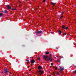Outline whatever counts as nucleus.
<instances>
[{"mask_svg": "<svg viewBox=\"0 0 76 76\" xmlns=\"http://www.w3.org/2000/svg\"><path fill=\"white\" fill-rule=\"evenodd\" d=\"M61 18H63V16H61L60 17V18L61 19Z\"/></svg>", "mask_w": 76, "mask_h": 76, "instance_id": "4be33fe9", "label": "nucleus"}, {"mask_svg": "<svg viewBox=\"0 0 76 76\" xmlns=\"http://www.w3.org/2000/svg\"><path fill=\"white\" fill-rule=\"evenodd\" d=\"M4 72L5 73H7V72H9V69H5L4 70Z\"/></svg>", "mask_w": 76, "mask_h": 76, "instance_id": "7ed1b4c3", "label": "nucleus"}, {"mask_svg": "<svg viewBox=\"0 0 76 76\" xmlns=\"http://www.w3.org/2000/svg\"><path fill=\"white\" fill-rule=\"evenodd\" d=\"M47 20H48V19H47Z\"/></svg>", "mask_w": 76, "mask_h": 76, "instance_id": "c85d7f7f", "label": "nucleus"}, {"mask_svg": "<svg viewBox=\"0 0 76 76\" xmlns=\"http://www.w3.org/2000/svg\"><path fill=\"white\" fill-rule=\"evenodd\" d=\"M59 69L60 70L61 72H62V71H63V70L64 68H62L61 67V66H59Z\"/></svg>", "mask_w": 76, "mask_h": 76, "instance_id": "20e7f679", "label": "nucleus"}, {"mask_svg": "<svg viewBox=\"0 0 76 76\" xmlns=\"http://www.w3.org/2000/svg\"><path fill=\"white\" fill-rule=\"evenodd\" d=\"M30 58H32V57H30Z\"/></svg>", "mask_w": 76, "mask_h": 76, "instance_id": "cd10ccee", "label": "nucleus"}, {"mask_svg": "<svg viewBox=\"0 0 76 76\" xmlns=\"http://www.w3.org/2000/svg\"><path fill=\"white\" fill-rule=\"evenodd\" d=\"M1 12H4V11H1Z\"/></svg>", "mask_w": 76, "mask_h": 76, "instance_id": "a878e982", "label": "nucleus"}, {"mask_svg": "<svg viewBox=\"0 0 76 76\" xmlns=\"http://www.w3.org/2000/svg\"><path fill=\"white\" fill-rule=\"evenodd\" d=\"M66 33H64V35H66Z\"/></svg>", "mask_w": 76, "mask_h": 76, "instance_id": "412c9836", "label": "nucleus"}, {"mask_svg": "<svg viewBox=\"0 0 76 76\" xmlns=\"http://www.w3.org/2000/svg\"><path fill=\"white\" fill-rule=\"evenodd\" d=\"M58 32L59 33V34H61V31L60 30H59L58 31Z\"/></svg>", "mask_w": 76, "mask_h": 76, "instance_id": "2eb2a0df", "label": "nucleus"}, {"mask_svg": "<svg viewBox=\"0 0 76 76\" xmlns=\"http://www.w3.org/2000/svg\"><path fill=\"white\" fill-rule=\"evenodd\" d=\"M75 73H76V69L75 70Z\"/></svg>", "mask_w": 76, "mask_h": 76, "instance_id": "393cba45", "label": "nucleus"}, {"mask_svg": "<svg viewBox=\"0 0 76 76\" xmlns=\"http://www.w3.org/2000/svg\"><path fill=\"white\" fill-rule=\"evenodd\" d=\"M42 69V66H40L38 67V69Z\"/></svg>", "mask_w": 76, "mask_h": 76, "instance_id": "0eeeda50", "label": "nucleus"}, {"mask_svg": "<svg viewBox=\"0 0 76 76\" xmlns=\"http://www.w3.org/2000/svg\"><path fill=\"white\" fill-rule=\"evenodd\" d=\"M58 75H59V72H58L56 74V75H57V76H58Z\"/></svg>", "mask_w": 76, "mask_h": 76, "instance_id": "f3484780", "label": "nucleus"}, {"mask_svg": "<svg viewBox=\"0 0 76 76\" xmlns=\"http://www.w3.org/2000/svg\"><path fill=\"white\" fill-rule=\"evenodd\" d=\"M7 9H11V8L10 6L9 5H7Z\"/></svg>", "mask_w": 76, "mask_h": 76, "instance_id": "423d86ee", "label": "nucleus"}, {"mask_svg": "<svg viewBox=\"0 0 76 76\" xmlns=\"http://www.w3.org/2000/svg\"><path fill=\"white\" fill-rule=\"evenodd\" d=\"M26 61H27V63H29V61L28 60H26Z\"/></svg>", "mask_w": 76, "mask_h": 76, "instance_id": "dca6fc26", "label": "nucleus"}, {"mask_svg": "<svg viewBox=\"0 0 76 76\" xmlns=\"http://www.w3.org/2000/svg\"><path fill=\"white\" fill-rule=\"evenodd\" d=\"M37 60H39V61H40L41 60V59H40V58L39 57H38Z\"/></svg>", "mask_w": 76, "mask_h": 76, "instance_id": "4468645a", "label": "nucleus"}, {"mask_svg": "<svg viewBox=\"0 0 76 76\" xmlns=\"http://www.w3.org/2000/svg\"><path fill=\"white\" fill-rule=\"evenodd\" d=\"M63 13H64V12H63Z\"/></svg>", "mask_w": 76, "mask_h": 76, "instance_id": "473e14b6", "label": "nucleus"}, {"mask_svg": "<svg viewBox=\"0 0 76 76\" xmlns=\"http://www.w3.org/2000/svg\"><path fill=\"white\" fill-rule=\"evenodd\" d=\"M12 10H16V9H12Z\"/></svg>", "mask_w": 76, "mask_h": 76, "instance_id": "5701e85b", "label": "nucleus"}, {"mask_svg": "<svg viewBox=\"0 0 76 76\" xmlns=\"http://www.w3.org/2000/svg\"><path fill=\"white\" fill-rule=\"evenodd\" d=\"M62 58H63V56L62 57Z\"/></svg>", "mask_w": 76, "mask_h": 76, "instance_id": "7c9ffc66", "label": "nucleus"}, {"mask_svg": "<svg viewBox=\"0 0 76 76\" xmlns=\"http://www.w3.org/2000/svg\"><path fill=\"white\" fill-rule=\"evenodd\" d=\"M43 57L44 59L46 60H47V61H53V58L50 56L44 55L43 56Z\"/></svg>", "mask_w": 76, "mask_h": 76, "instance_id": "f257e3e1", "label": "nucleus"}, {"mask_svg": "<svg viewBox=\"0 0 76 76\" xmlns=\"http://www.w3.org/2000/svg\"><path fill=\"white\" fill-rule=\"evenodd\" d=\"M51 66H53V63H51Z\"/></svg>", "mask_w": 76, "mask_h": 76, "instance_id": "aec40b11", "label": "nucleus"}, {"mask_svg": "<svg viewBox=\"0 0 76 76\" xmlns=\"http://www.w3.org/2000/svg\"><path fill=\"white\" fill-rule=\"evenodd\" d=\"M8 12V11L6 10H5L4 11V12L5 13H7Z\"/></svg>", "mask_w": 76, "mask_h": 76, "instance_id": "9b49d317", "label": "nucleus"}, {"mask_svg": "<svg viewBox=\"0 0 76 76\" xmlns=\"http://www.w3.org/2000/svg\"><path fill=\"white\" fill-rule=\"evenodd\" d=\"M56 3H53V2H51V4L52 5H53L54 6H56Z\"/></svg>", "mask_w": 76, "mask_h": 76, "instance_id": "39448f33", "label": "nucleus"}, {"mask_svg": "<svg viewBox=\"0 0 76 76\" xmlns=\"http://www.w3.org/2000/svg\"><path fill=\"white\" fill-rule=\"evenodd\" d=\"M50 56H51V55H50Z\"/></svg>", "mask_w": 76, "mask_h": 76, "instance_id": "c756f323", "label": "nucleus"}, {"mask_svg": "<svg viewBox=\"0 0 76 76\" xmlns=\"http://www.w3.org/2000/svg\"><path fill=\"white\" fill-rule=\"evenodd\" d=\"M4 14L2 13H0V16H2Z\"/></svg>", "mask_w": 76, "mask_h": 76, "instance_id": "f8f14e48", "label": "nucleus"}, {"mask_svg": "<svg viewBox=\"0 0 76 76\" xmlns=\"http://www.w3.org/2000/svg\"><path fill=\"white\" fill-rule=\"evenodd\" d=\"M39 73L40 75H41L42 74H43V73H44V71H41V70H39Z\"/></svg>", "mask_w": 76, "mask_h": 76, "instance_id": "f03ea898", "label": "nucleus"}, {"mask_svg": "<svg viewBox=\"0 0 76 76\" xmlns=\"http://www.w3.org/2000/svg\"><path fill=\"white\" fill-rule=\"evenodd\" d=\"M56 48L57 49V48Z\"/></svg>", "mask_w": 76, "mask_h": 76, "instance_id": "2f4dec72", "label": "nucleus"}, {"mask_svg": "<svg viewBox=\"0 0 76 76\" xmlns=\"http://www.w3.org/2000/svg\"><path fill=\"white\" fill-rule=\"evenodd\" d=\"M50 54V53H49V52L48 51L46 53V54Z\"/></svg>", "mask_w": 76, "mask_h": 76, "instance_id": "ddd939ff", "label": "nucleus"}, {"mask_svg": "<svg viewBox=\"0 0 76 76\" xmlns=\"http://www.w3.org/2000/svg\"><path fill=\"white\" fill-rule=\"evenodd\" d=\"M55 69H56V70H57V67Z\"/></svg>", "mask_w": 76, "mask_h": 76, "instance_id": "b1692460", "label": "nucleus"}, {"mask_svg": "<svg viewBox=\"0 0 76 76\" xmlns=\"http://www.w3.org/2000/svg\"><path fill=\"white\" fill-rule=\"evenodd\" d=\"M10 74H11V72H10Z\"/></svg>", "mask_w": 76, "mask_h": 76, "instance_id": "bb28decb", "label": "nucleus"}, {"mask_svg": "<svg viewBox=\"0 0 76 76\" xmlns=\"http://www.w3.org/2000/svg\"><path fill=\"white\" fill-rule=\"evenodd\" d=\"M46 0H43V3H45V2Z\"/></svg>", "mask_w": 76, "mask_h": 76, "instance_id": "a211bd4d", "label": "nucleus"}, {"mask_svg": "<svg viewBox=\"0 0 76 76\" xmlns=\"http://www.w3.org/2000/svg\"><path fill=\"white\" fill-rule=\"evenodd\" d=\"M67 29H68V27H66L65 28V29H66V30H67Z\"/></svg>", "mask_w": 76, "mask_h": 76, "instance_id": "6ab92c4d", "label": "nucleus"}, {"mask_svg": "<svg viewBox=\"0 0 76 76\" xmlns=\"http://www.w3.org/2000/svg\"><path fill=\"white\" fill-rule=\"evenodd\" d=\"M42 31H38L37 34H41V33H42Z\"/></svg>", "mask_w": 76, "mask_h": 76, "instance_id": "1a4fd4ad", "label": "nucleus"}, {"mask_svg": "<svg viewBox=\"0 0 76 76\" xmlns=\"http://www.w3.org/2000/svg\"><path fill=\"white\" fill-rule=\"evenodd\" d=\"M65 27H66V26H65L64 25L62 26V28H63V29H65Z\"/></svg>", "mask_w": 76, "mask_h": 76, "instance_id": "6e6552de", "label": "nucleus"}, {"mask_svg": "<svg viewBox=\"0 0 76 76\" xmlns=\"http://www.w3.org/2000/svg\"><path fill=\"white\" fill-rule=\"evenodd\" d=\"M35 61L33 60H31V63H35Z\"/></svg>", "mask_w": 76, "mask_h": 76, "instance_id": "9d476101", "label": "nucleus"}]
</instances>
